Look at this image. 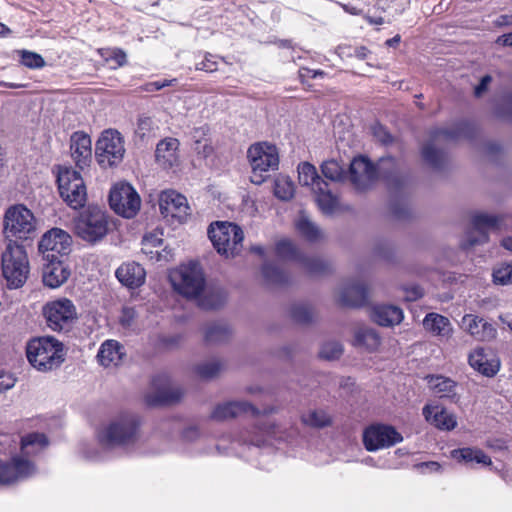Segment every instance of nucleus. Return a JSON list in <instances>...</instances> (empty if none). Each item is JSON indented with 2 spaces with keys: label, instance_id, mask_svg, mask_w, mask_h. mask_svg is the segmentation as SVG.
<instances>
[{
  "label": "nucleus",
  "instance_id": "nucleus-44",
  "mask_svg": "<svg viewBox=\"0 0 512 512\" xmlns=\"http://www.w3.org/2000/svg\"><path fill=\"white\" fill-rule=\"evenodd\" d=\"M423 160L428 163L433 169H441L445 163V154L433 147L432 144H427L421 151Z\"/></svg>",
  "mask_w": 512,
  "mask_h": 512
},
{
  "label": "nucleus",
  "instance_id": "nucleus-34",
  "mask_svg": "<svg viewBox=\"0 0 512 512\" xmlns=\"http://www.w3.org/2000/svg\"><path fill=\"white\" fill-rule=\"evenodd\" d=\"M423 327L433 336L440 338H449L453 331L450 320L435 312L428 313L425 316L423 319Z\"/></svg>",
  "mask_w": 512,
  "mask_h": 512
},
{
  "label": "nucleus",
  "instance_id": "nucleus-42",
  "mask_svg": "<svg viewBox=\"0 0 512 512\" xmlns=\"http://www.w3.org/2000/svg\"><path fill=\"white\" fill-rule=\"evenodd\" d=\"M321 172L325 178L334 182H341L346 177L345 169L334 159L324 161L321 164Z\"/></svg>",
  "mask_w": 512,
  "mask_h": 512
},
{
  "label": "nucleus",
  "instance_id": "nucleus-7",
  "mask_svg": "<svg viewBox=\"0 0 512 512\" xmlns=\"http://www.w3.org/2000/svg\"><path fill=\"white\" fill-rule=\"evenodd\" d=\"M299 183L311 188L319 208L325 214H332L338 206V198L329 189V184L317 173L316 167L309 162L298 166Z\"/></svg>",
  "mask_w": 512,
  "mask_h": 512
},
{
  "label": "nucleus",
  "instance_id": "nucleus-49",
  "mask_svg": "<svg viewBox=\"0 0 512 512\" xmlns=\"http://www.w3.org/2000/svg\"><path fill=\"white\" fill-rule=\"evenodd\" d=\"M20 62L30 69H39L45 66V60L40 54L28 50L20 52Z\"/></svg>",
  "mask_w": 512,
  "mask_h": 512
},
{
  "label": "nucleus",
  "instance_id": "nucleus-24",
  "mask_svg": "<svg viewBox=\"0 0 512 512\" xmlns=\"http://www.w3.org/2000/svg\"><path fill=\"white\" fill-rule=\"evenodd\" d=\"M478 134V127L474 122L462 120L454 124L450 129L436 128L430 132L433 140L444 139L447 141H456L461 138L473 139Z\"/></svg>",
  "mask_w": 512,
  "mask_h": 512
},
{
  "label": "nucleus",
  "instance_id": "nucleus-16",
  "mask_svg": "<svg viewBox=\"0 0 512 512\" xmlns=\"http://www.w3.org/2000/svg\"><path fill=\"white\" fill-rule=\"evenodd\" d=\"M402 441L403 436L391 425L372 424L363 432V444L369 452L388 448Z\"/></svg>",
  "mask_w": 512,
  "mask_h": 512
},
{
  "label": "nucleus",
  "instance_id": "nucleus-56",
  "mask_svg": "<svg viewBox=\"0 0 512 512\" xmlns=\"http://www.w3.org/2000/svg\"><path fill=\"white\" fill-rule=\"evenodd\" d=\"M137 317V312L134 307H123L119 317V323L122 327H130Z\"/></svg>",
  "mask_w": 512,
  "mask_h": 512
},
{
  "label": "nucleus",
  "instance_id": "nucleus-58",
  "mask_svg": "<svg viewBox=\"0 0 512 512\" xmlns=\"http://www.w3.org/2000/svg\"><path fill=\"white\" fill-rule=\"evenodd\" d=\"M176 81H177L176 79H171V80L163 79V80L148 82L142 86V90L146 91V92L158 91L165 87L172 86L173 83Z\"/></svg>",
  "mask_w": 512,
  "mask_h": 512
},
{
  "label": "nucleus",
  "instance_id": "nucleus-29",
  "mask_svg": "<svg viewBox=\"0 0 512 512\" xmlns=\"http://www.w3.org/2000/svg\"><path fill=\"white\" fill-rule=\"evenodd\" d=\"M179 145V140L173 137H167L159 141L155 151L156 162L164 169L178 165Z\"/></svg>",
  "mask_w": 512,
  "mask_h": 512
},
{
  "label": "nucleus",
  "instance_id": "nucleus-57",
  "mask_svg": "<svg viewBox=\"0 0 512 512\" xmlns=\"http://www.w3.org/2000/svg\"><path fill=\"white\" fill-rule=\"evenodd\" d=\"M298 75L302 84H306L310 79H314L316 77H324L326 72L320 69L314 70L308 67H301L298 71Z\"/></svg>",
  "mask_w": 512,
  "mask_h": 512
},
{
  "label": "nucleus",
  "instance_id": "nucleus-25",
  "mask_svg": "<svg viewBox=\"0 0 512 512\" xmlns=\"http://www.w3.org/2000/svg\"><path fill=\"white\" fill-rule=\"evenodd\" d=\"M118 281L129 289L141 287L146 280V271L144 267L135 262H124L115 271Z\"/></svg>",
  "mask_w": 512,
  "mask_h": 512
},
{
  "label": "nucleus",
  "instance_id": "nucleus-64",
  "mask_svg": "<svg viewBox=\"0 0 512 512\" xmlns=\"http://www.w3.org/2000/svg\"><path fill=\"white\" fill-rule=\"evenodd\" d=\"M15 385V378L11 375H0V392L6 391Z\"/></svg>",
  "mask_w": 512,
  "mask_h": 512
},
{
  "label": "nucleus",
  "instance_id": "nucleus-52",
  "mask_svg": "<svg viewBox=\"0 0 512 512\" xmlns=\"http://www.w3.org/2000/svg\"><path fill=\"white\" fill-rule=\"evenodd\" d=\"M493 281L501 285L512 283V265L502 264L496 268L493 271Z\"/></svg>",
  "mask_w": 512,
  "mask_h": 512
},
{
  "label": "nucleus",
  "instance_id": "nucleus-36",
  "mask_svg": "<svg viewBox=\"0 0 512 512\" xmlns=\"http://www.w3.org/2000/svg\"><path fill=\"white\" fill-rule=\"evenodd\" d=\"M450 456L452 459L459 463L475 462L484 466H489L492 464L491 458L479 448L464 447L453 449L450 452Z\"/></svg>",
  "mask_w": 512,
  "mask_h": 512
},
{
  "label": "nucleus",
  "instance_id": "nucleus-19",
  "mask_svg": "<svg viewBox=\"0 0 512 512\" xmlns=\"http://www.w3.org/2000/svg\"><path fill=\"white\" fill-rule=\"evenodd\" d=\"M38 249L45 259L50 254L54 259H60L68 255L71 250V236L62 229L53 228L42 236Z\"/></svg>",
  "mask_w": 512,
  "mask_h": 512
},
{
  "label": "nucleus",
  "instance_id": "nucleus-12",
  "mask_svg": "<svg viewBox=\"0 0 512 512\" xmlns=\"http://www.w3.org/2000/svg\"><path fill=\"white\" fill-rule=\"evenodd\" d=\"M124 138L115 129H107L101 133L96 142L95 157L102 168L118 166L124 158Z\"/></svg>",
  "mask_w": 512,
  "mask_h": 512
},
{
  "label": "nucleus",
  "instance_id": "nucleus-15",
  "mask_svg": "<svg viewBox=\"0 0 512 512\" xmlns=\"http://www.w3.org/2000/svg\"><path fill=\"white\" fill-rule=\"evenodd\" d=\"M275 254L283 260L300 261L309 275H325L331 271L330 263L320 258L302 257L294 243L288 239L275 244Z\"/></svg>",
  "mask_w": 512,
  "mask_h": 512
},
{
  "label": "nucleus",
  "instance_id": "nucleus-40",
  "mask_svg": "<svg viewBox=\"0 0 512 512\" xmlns=\"http://www.w3.org/2000/svg\"><path fill=\"white\" fill-rule=\"evenodd\" d=\"M231 335V329L227 324L213 323L207 326L205 330L204 340L206 343L225 342Z\"/></svg>",
  "mask_w": 512,
  "mask_h": 512
},
{
  "label": "nucleus",
  "instance_id": "nucleus-45",
  "mask_svg": "<svg viewBox=\"0 0 512 512\" xmlns=\"http://www.w3.org/2000/svg\"><path fill=\"white\" fill-rule=\"evenodd\" d=\"M302 421L304 424L315 428H323L332 424L331 417L323 410H313L307 415H303Z\"/></svg>",
  "mask_w": 512,
  "mask_h": 512
},
{
  "label": "nucleus",
  "instance_id": "nucleus-53",
  "mask_svg": "<svg viewBox=\"0 0 512 512\" xmlns=\"http://www.w3.org/2000/svg\"><path fill=\"white\" fill-rule=\"evenodd\" d=\"M218 59L220 57L217 55L205 52L203 60L196 64V70L213 73L218 70ZM221 60H224V58H221Z\"/></svg>",
  "mask_w": 512,
  "mask_h": 512
},
{
  "label": "nucleus",
  "instance_id": "nucleus-38",
  "mask_svg": "<svg viewBox=\"0 0 512 512\" xmlns=\"http://www.w3.org/2000/svg\"><path fill=\"white\" fill-rule=\"evenodd\" d=\"M226 299L227 295L223 289H209L198 298V305L204 310H217L225 304Z\"/></svg>",
  "mask_w": 512,
  "mask_h": 512
},
{
  "label": "nucleus",
  "instance_id": "nucleus-1",
  "mask_svg": "<svg viewBox=\"0 0 512 512\" xmlns=\"http://www.w3.org/2000/svg\"><path fill=\"white\" fill-rule=\"evenodd\" d=\"M382 177L390 190L398 191L406 183L393 156L382 157L378 167L366 156L355 157L349 166V180L357 192H366L373 187L378 177Z\"/></svg>",
  "mask_w": 512,
  "mask_h": 512
},
{
  "label": "nucleus",
  "instance_id": "nucleus-32",
  "mask_svg": "<svg viewBox=\"0 0 512 512\" xmlns=\"http://www.w3.org/2000/svg\"><path fill=\"white\" fill-rule=\"evenodd\" d=\"M428 384L435 396L446 398L453 403L459 401L460 397L456 392L457 382L451 378L442 375H432L428 377Z\"/></svg>",
  "mask_w": 512,
  "mask_h": 512
},
{
  "label": "nucleus",
  "instance_id": "nucleus-23",
  "mask_svg": "<svg viewBox=\"0 0 512 512\" xmlns=\"http://www.w3.org/2000/svg\"><path fill=\"white\" fill-rule=\"evenodd\" d=\"M462 325L466 332L477 341L489 342L497 336V329L492 323L474 314L464 315Z\"/></svg>",
  "mask_w": 512,
  "mask_h": 512
},
{
  "label": "nucleus",
  "instance_id": "nucleus-61",
  "mask_svg": "<svg viewBox=\"0 0 512 512\" xmlns=\"http://www.w3.org/2000/svg\"><path fill=\"white\" fill-rule=\"evenodd\" d=\"M373 133L376 137L380 139V141L383 144H390L393 142V136L391 135V133L380 124L374 126Z\"/></svg>",
  "mask_w": 512,
  "mask_h": 512
},
{
  "label": "nucleus",
  "instance_id": "nucleus-10",
  "mask_svg": "<svg viewBox=\"0 0 512 512\" xmlns=\"http://www.w3.org/2000/svg\"><path fill=\"white\" fill-rule=\"evenodd\" d=\"M57 185L63 201L73 209L84 207L87 200V189L79 171L72 167L58 166Z\"/></svg>",
  "mask_w": 512,
  "mask_h": 512
},
{
  "label": "nucleus",
  "instance_id": "nucleus-28",
  "mask_svg": "<svg viewBox=\"0 0 512 512\" xmlns=\"http://www.w3.org/2000/svg\"><path fill=\"white\" fill-rule=\"evenodd\" d=\"M53 257L52 254L47 256L48 263L43 270V283L50 288H57L68 280L70 270L61 259Z\"/></svg>",
  "mask_w": 512,
  "mask_h": 512
},
{
  "label": "nucleus",
  "instance_id": "nucleus-62",
  "mask_svg": "<svg viewBox=\"0 0 512 512\" xmlns=\"http://www.w3.org/2000/svg\"><path fill=\"white\" fill-rule=\"evenodd\" d=\"M194 150L198 155L202 156L203 158L211 156L214 152L211 139L209 138L203 141L202 144L196 145L194 147Z\"/></svg>",
  "mask_w": 512,
  "mask_h": 512
},
{
  "label": "nucleus",
  "instance_id": "nucleus-63",
  "mask_svg": "<svg viewBox=\"0 0 512 512\" xmlns=\"http://www.w3.org/2000/svg\"><path fill=\"white\" fill-rule=\"evenodd\" d=\"M392 214L397 219H405L409 216V210L406 206L394 202L391 207Z\"/></svg>",
  "mask_w": 512,
  "mask_h": 512
},
{
  "label": "nucleus",
  "instance_id": "nucleus-31",
  "mask_svg": "<svg viewBox=\"0 0 512 512\" xmlns=\"http://www.w3.org/2000/svg\"><path fill=\"white\" fill-rule=\"evenodd\" d=\"M31 462L21 457H13L9 462L0 464V483L11 484L19 477L29 474Z\"/></svg>",
  "mask_w": 512,
  "mask_h": 512
},
{
  "label": "nucleus",
  "instance_id": "nucleus-60",
  "mask_svg": "<svg viewBox=\"0 0 512 512\" xmlns=\"http://www.w3.org/2000/svg\"><path fill=\"white\" fill-rule=\"evenodd\" d=\"M111 61L115 62V66L113 67L115 69L125 66L127 64V55L125 51L121 48H113Z\"/></svg>",
  "mask_w": 512,
  "mask_h": 512
},
{
  "label": "nucleus",
  "instance_id": "nucleus-21",
  "mask_svg": "<svg viewBox=\"0 0 512 512\" xmlns=\"http://www.w3.org/2000/svg\"><path fill=\"white\" fill-rule=\"evenodd\" d=\"M468 363L475 371L488 378L494 377L501 367L499 357L492 350L483 347L475 348L469 353Z\"/></svg>",
  "mask_w": 512,
  "mask_h": 512
},
{
  "label": "nucleus",
  "instance_id": "nucleus-13",
  "mask_svg": "<svg viewBox=\"0 0 512 512\" xmlns=\"http://www.w3.org/2000/svg\"><path fill=\"white\" fill-rule=\"evenodd\" d=\"M47 326L56 332L68 331L77 319V309L67 298L50 301L43 306Z\"/></svg>",
  "mask_w": 512,
  "mask_h": 512
},
{
  "label": "nucleus",
  "instance_id": "nucleus-30",
  "mask_svg": "<svg viewBox=\"0 0 512 512\" xmlns=\"http://www.w3.org/2000/svg\"><path fill=\"white\" fill-rule=\"evenodd\" d=\"M423 415L427 422L440 430H453L457 421L453 414L440 405H425Z\"/></svg>",
  "mask_w": 512,
  "mask_h": 512
},
{
  "label": "nucleus",
  "instance_id": "nucleus-35",
  "mask_svg": "<svg viewBox=\"0 0 512 512\" xmlns=\"http://www.w3.org/2000/svg\"><path fill=\"white\" fill-rule=\"evenodd\" d=\"M403 311L394 305H379L372 309L371 318L380 326H393L403 320Z\"/></svg>",
  "mask_w": 512,
  "mask_h": 512
},
{
  "label": "nucleus",
  "instance_id": "nucleus-2",
  "mask_svg": "<svg viewBox=\"0 0 512 512\" xmlns=\"http://www.w3.org/2000/svg\"><path fill=\"white\" fill-rule=\"evenodd\" d=\"M26 356L30 365L40 372H49L65 361L64 344L52 336L36 337L28 341Z\"/></svg>",
  "mask_w": 512,
  "mask_h": 512
},
{
  "label": "nucleus",
  "instance_id": "nucleus-47",
  "mask_svg": "<svg viewBox=\"0 0 512 512\" xmlns=\"http://www.w3.org/2000/svg\"><path fill=\"white\" fill-rule=\"evenodd\" d=\"M222 367L223 365L220 361H210L197 365L195 367V373L201 379H212L219 374Z\"/></svg>",
  "mask_w": 512,
  "mask_h": 512
},
{
  "label": "nucleus",
  "instance_id": "nucleus-48",
  "mask_svg": "<svg viewBox=\"0 0 512 512\" xmlns=\"http://www.w3.org/2000/svg\"><path fill=\"white\" fill-rule=\"evenodd\" d=\"M339 54L343 57H355L359 60H364L370 54L366 46H353L351 44H341L338 46Z\"/></svg>",
  "mask_w": 512,
  "mask_h": 512
},
{
  "label": "nucleus",
  "instance_id": "nucleus-54",
  "mask_svg": "<svg viewBox=\"0 0 512 512\" xmlns=\"http://www.w3.org/2000/svg\"><path fill=\"white\" fill-rule=\"evenodd\" d=\"M32 445L46 446L48 445V439L45 434L33 432L25 435L21 438V448H25Z\"/></svg>",
  "mask_w": 512,
  "mask_h": 512
},
{
  "label": "nucleus",
  "instance_id": "nucleus-37",
  "mask_svg": "<svg viewBox=\"0 0 512 512\" xmlns=\"http://www.w3.org/2000/svg\"><path fill=\"white\" fill-rule=\"evenodd\" d=\"M381 344V337L371 328L362 327L355 331L353 345L365 348L369 352L376 351Z\"/></svg>",
  "mask_w": 512,
  "mask_h": 512
},
{
  "label": "nucleus",
  "instance_id": "nucleus-3",
  "mask_svg": "<svg viewBox=\"0 0 512 512\" xmlns=\"http://www.w3.org/2000/svg\"><path fill=\"white\" fill-rule=\"evenodd\" d=\"M3 277L10 289L22 287L29 276L30 265L27 252L23 245L9 239L1 255Z\"/></svg>",
  "mask_w": 512,
  "mask_h": 512
},
{
  "label": "nucleus",
  "instance_id": "nucleus-55",
  "mask_svg": "<svg viewBox=\"0 0 512 512\" xmlns=\"http://www.w3.org/2000/svg\"><path fill=\"white\" fill-rule=\"evenodd\" d=\"M210 135V127L207 124H204L199 127H195L191 131V138L194 143V147L196 145L202 144L203 141L209 139Z\"/></svg>",
  "mask_w": 512,
  "mask_h": 512
},
{
  "label": "nucleus",
  "instance_id": "nucleus-8",
  "mask_svg": "<svg viewBox=\"0 0 512 512\" xmlns=\"http://www.w3.org/2000/svg\"><path fill=\"white\" fill-rule=\"evenodd\" d=\"M247 158L252 168L251 182L262 184L271 170H277L279 166V153L276 145L262 141L252 144L247 151Z\"/></svg>",
  "mask_w": 512,
  "mask_h": 512
},
{
  "label": "nucleus",
  "instance_id": "nucleus-22",
  "mask_svg": "<svg viewBox=\"0 0 512 512\" xmlns=\"http://www.w3.org/2000/svg\"><path fill=\"white\" fill-rule=\"evenodd\" d=\"M71 156L76 167L83 170L92 162V141L84 131H76L70 138Z\"/></svg>",
  "mask_w": 512,
  "mask_h": 512
},
{
  "label": "nucleus",
  "instance_id": "nucleus-20",
  "mask_svg": "<svg viewBox=\"0 0 512 512\" xmlns=\"http://www.w3.org/2000/svg\"><path fill=\"white\" fill-rule=\"evenodd\" d=\"M504 217L501 215H488L486 213H477L472 217V225L477 232L478 237H474L471 233L468 235L466 242L462 244L464 249H468L477 244L488 242L489 229H499L500 224L503 222Z\"/></svg>",
  "mask_w": 512,
  "mask_h": 512
},
{
  "label": "nucleus",
  "instance_id": "nucleus-43",
  "mask_svg": "<svg viewBox=\"0 0 512 512\" xmlns=\"http://www.w3.org/2000/svg\"><path fill=\"white\" fill-rule=\"evenodd\" d=\"M292 320L299 324H309L313 321V308L306 303L293 304L290 309Z\"/></svg>",
  "mask_w": 512,
  "mask_h": 512
},
{
  "label": "nucleus",
  "instance_id": "nucleus-50",
  "mask_svg": "<svg viewBox=\"0 0 512 512\" xmlns=\"http://www.w3.org/2000/svg\"><path fill=\"white\" fill-rule=\"evenodd\" d=\"M343 353L342 345L337 341L324 343L319 351L322 359L334 360L340 358Z\"/></svg>",
  "mask_w": 512,
  "mask_h": 512
},
{
  "label": "nucleus",
  "instance_id": "nucleus-46",
  "mask_svg": "<svg viewBox=\"0 0 512 512\" xmlns=\"http://www.w3.org/2000/svg\"><path fill=\"white\" fill-rule=\"evenodd\" d=\"M294 184L287 177H278L274 184V195L280 200L288 201L294 196Z\"/></svg>",
  "mask_w": 512,
  "mask_h": 512
},
{
  "label": "nucleus",
  "instance_id": "nucleus-4",
  "mask_svg": "<svg viewBox=\"0 0 512 512\" xmlns=\"http://www.w3.org/2000/svg\"><path fill=\"white\" fill-rule=\"evenodd\" d=\"M208 237L218 254L233 258L243 248L244 233L241 227L228 221H216L208 227Z\"/></svg>",
  "mask_w": 512,
  "mask_h": 512
},
{
  "label": "nucleus",
  "instance_id": "nucleus-59",
  "mask_svg": "<svg viewBox=\"0 0 512 512\" xmlns=\"http://www.w3.org/2000/svg\"><path fill=\"white\" fill-rule=\"evenodd\" d=\"M404 292H405L404 298L406 301H409V302L416 301V300L422 298L424 295V290L419 285L405 287Z\"/></svg>",
  "mask_w": 512,
  "mask_h": 512
},
{
  "label": "nucleus",
  "instance_id": "nucleus-41",
  "mask_svg": "<svg viewBox=\"0 0 512 512\" xmlns=\"http://www.w3.org/2000/svg\"><path fill=\"white\" fill-rule=\"evenodd\" d=\"M262 274L266 282L270 284L283 285L289 281V275L272 263H265L262 266Z\"/></svg>",
  "mask_w": 512,
  "mask_h": 512
},
{
  "label": "nucleus",
  "instance_id": "nucleus-14",
  "mask_svg": "<svg viewBox=\"0 0 512 512\" xmlns=\"http://www.w3.org/2000/svg\"><path fill=\"white\" fill-rule=\"evenodd\" d=\"M111 209L124 218H133L141 206V199L133 186L126 182L116 183L109 194Z\"/></svg>",
  "mask_w": 512,
  "mask_h": 512
},
{
  "label": "nucleus",
  "instance_id": "nucleus-27",
  "mask_svg": "<svg viewBox=\"0 0 512 512\" xmlns=\"http://www.w3.org/2000/svg\"><path fill=\"white\" fill-rule=\"evenodd\" d=\"M245 413H251L257 416L260 411L258 408L246 401H229L218 404L212 411L210 418L216 421H225L236 418Z\"/></svg>",
  "mask_w": 512,
  "mask_h": 512
},
{
  "label": "nucleus",
  "instance_id": "nucleus-39",
  "mask_svg": "<svg viewBox=\"0 0 512 512\" xmlns=\"http://www.w3.org/2000/svg\"><path fill=\"white\" fill-rule=\"evenodd\" d=\"M295 227L301 237L308 242L315 243L323 238L321 230L305 216L299 217Z\"/></svg>",
  "mask_w": 512,
  "mask_h": 512
},
{
  "label": "nucleus",
  "instance_id": "nucleus-51",
  "mask_svg": "<svg viewBox=\"0 0 512 512\" xmlns=\"http://www.w3.org/2000/svg\"><path fill=\"white\" fill-rule=\"evenodd\" d=\"M154 131V122L151 117L140 116L137 120V128L135 134L141 140L149 137Z\"/></svg>",
  "mask_w": 512,
  "mask_h": 512
},
{
  "label": "nucleus",
  "instance_id": "nucleus-6",
  "mask_svg": "<svg viewBox=\"0 0 512 512\" xmlns=\"http://www.w3.org/2000/svg\"><path fill=\"white\" fill-rule=\"evenodd\" d=\"M169 280L174 290L186 298H198L205 288L204 272L198 261H190L172 270Z\"/></svg>",
  "mask_w": 512,
  "mask_h": 512
},
{
  "label": "nucleus",
  "instance_id": "nucleus-18",
  "mask_svg": "<svg viewBox=\"0 0 512 512\" xmlns=\"http://www.w3.org/2000/svg\"><path fill=\"white\" fill-rule=\"evenodd\" d=\"M159 208L164 218H171L180 223L185 221L190 214L187 198L173 189H167L160 193Z\"/></svg>",
  "mask_w": 512,
  "mask_h": 512
},
{
  "label": "nucleus",
  "instance_id": "nucleus-17",
  "mask_svg": "<svg viewBox=\"0 0 512 512\" xmlns=\"http://www.w3.org/2000/svg\"><path fill=\"white\" fill-rule=\"evenodd\" d=\"M154 393L145 395V403L149 407H161L178 403L183 397V391L179 388H170V378L166 373L155 375L151 380Z\"/></svg>",
  "mask_w": 512,
  "mask_h": 512
},
{
  "label": "nucleus",
  "instance_id": "nucleus-26",
  "mask_svg": "<svg viewBox=\"0 0 512 512\" xmlns=\"http://www.w3.org/2000/svg\"><path fill=\"white\" fill-rule=\"evenodd\" d=\"M368 295V287L364 283L360 281L348 283L340 293L338 304L341 307H364L368 304Z\"/></svg>",
  "mask_w": 512,
  "mask_h": 512
},
{
  "label": "nucleus",
  "instance_id": "nucleus-9",
  "mask_svg": "<svg viewBox=\"0 0 512 512\" xmlns=\"http://www.w3.org/2000/svg\"><path fill=\"white\" fill-rule=\"evenodd\" d=\"M74 233L89 244L101 241L108 233V216L96 206H89L74 220Z\"/></svg>",
  "mask_w": 512,
  "mask_h": 512
},
{
  "label": "nucleus",
  "instance_id": "nucleus-33",
  "mask_svg": "<svg viewBox=\"0 0 512 512\" xmlns=\"http://www.w3.org/2000/svg\"><path fill=\"white\" fill-rule=\"evenodd\" d=\"M124 356V347L116 340L103 342L97 354L99 363L104 367L118 366Z\"/></svg>",
  "mask_w": 512,
  "mask_h": 512
},
{
  "label": "nucleus",
  "instance_id": "nucleus-11",
  "mask_svg": "<svg viewBox=\"0 0 512 512\" xmlns=\"http://www.w3.org/2000/svg\"><path fill=\"white\" fill-rule=\"evenodd\" d=\"M36 218L23 204L10 206L4 214L3 227L7 238L30 239L36 232Z\"/></svg>",
  "mask_w": 512,
  "mask_h": 512
},
{
  "label": "nucleus",
  "instance_id": "nucleus-5",
  "mask_svg": "<svg viewBox=\"0 0 512 512\" xmlns=\"http://www.w3.org/2000/svg\"><path fill=\"white\" fill-rule=\"evenodd\" d=\"M140 425L141 420L138 415L123 413L99 433V441L110 447L133 444L137 440Z\"/></svg>",
  "mask_w": 512,
  "mask_h": 512
}]
</instances>
